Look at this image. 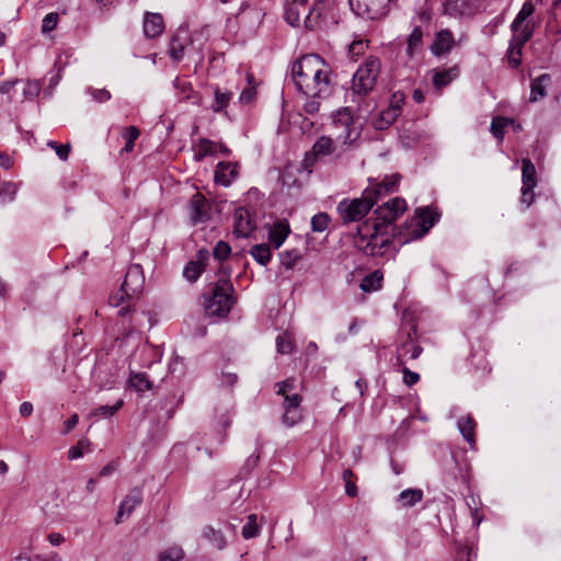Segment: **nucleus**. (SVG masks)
Returning a JSON list of instances; mask_svg holds the SVG:
<instances>
[{
	"instance_id": "nucleus-1",
	"label": "nucleus",
	"mask_w": 561,
	"mask_h": 561,
	"mask_svg": "<svg viewBox=\"0 0 561 561\" xmlns=\"http://www.w3.org/2000/svg\"><path fill=\"white\" fill-rule=\"evenodd\" d=\"M407 210V202L402 197H393L378 206L374 215L357 226L354 237L355 247L365 255L383 257L394 240L399 242L409 230L408 222L403 226H392Z\"/></svg>"
},
{
	"instance_id": "nucleus-2",
	"label": "nucleus",
	"mask_w": 561,
	"mask_h": 561,
	"mask_svg": "<svg viewBox=\"0 0 561 561\" xmlns=\"http://www.w3.org/2000/svg\"><path fill=\"white\" fill-rule=\"evenodd\" d=\"M291 79L306 96L329 98L335 84L330 66L317 54L304 55L293 62Z\"/></svg>"
},
{
	"instance_id": "nucleus-3",
	"label": "nucleus",
	"mask_w": 561,
	"mask_h": 561,
	"mask_svg": "<svg viewBox=\"0 0 561 561\" xmlns=\"http://www.w3.org/2000/svg\"><path fill=\"white\" fill-rule=\"evenodd\" d=\"M325 0H291L285 10V20L291 26H299L304 19L305 27L313 30L324 11Z\"/></svg>"
},
{
	"instance_id": "nucleus-4",
	"label": "nucleus",
	"mask_w": 561,
	"mask_h": 561,
	"mask_svg": "<svg viewBox=\"0 0 561 561\" xmlns=\"http://www.w3.org/2000/svg\"><path fill=\"white\" fill-rule=\"evenodd\" d=\"M233 293L231 282L228 278H219L211 294L205 298L204 307L207 314L227 317L236 302Z\"/></svg>"
},
{
	"instance_id": "nucleus-5",
	"label": "nucleus",
	"mask_w": 561,
	"mask_h": 561,
	"mask_svg": "<svg viewBox=\"0 0 561 561\" xmlns=\"http://www.w3.org/2000/svg\"><path fill=\"white\" fill-rule=\"evenodd\" d=\"M381 69L378 57L369 56L356 70L352 79V92L356 95H368L375 88Z\"/></svg>"
},
{
	"instance_id": "nucleus-6",
	"label": "nucleus",
	"mask_w": 561,
	"mask_h": 561,
	"mask_svg": "<svg viewBox=\"0 0 561 561\" xmlns=\"http://www.w3.org/2000/svg\"><path fill=\"white\" fill-rule=\"evenodd\" d=\"M145 283L142 267L139 264H131L125 274L119 291L110 298V302L118 306L126 299H131L141 291Z\"/></svg>"
},
{
	"instance_id": "nucleus-7",
	"label": "nucleus",
	"mask_w": 561,
	"mask_h": 561,
	"mask_svg": "<svg viewBox=\"0 0 561 561\" xmlns=\"http://www.w3.org/2000/svg\"><path fill=\"white\" fill-rule=\"evenodd\" d=\"M373 208V202L366 199L362 194L360 197L355 198H343L336 207L340 218L343 225L351 222H358L364 219L370 209Z\"/></svg>"
},
{
	"instance_id": "nucleus-8",
	"label": "nucleus",
	"mask_w": 561,
	"mask_h": 561,
	"mask_svg": "<svg viewBox=\"0 0 561 561\" xmlns=\"http://www.w3.org/2000/svg\"><path fill=\"white\" fill-rule=\"evenodd\" d=\"M415 213L419 218L417 227L412 229L413 222L409 224L410 228L404 230L405 236L400 241V245L423 238L439 219V215L430 207L417 208Z\"/></svg>"
},
{
	"instance_id": "nucleus-9",
	"label": "nucleus",
	"mask_w": 561,
	"mask_h": 561,
	"mask_svg": "<svg viewBox=\"0 0 561 561\" xmlns=\"http://www.w3.org/2000/svg\"><path fill=\"white\" fill-rule=\"evenodd\" d=\"M398 0H350L352 11L360 18L377 20L386 16L390 4Z\"/></svg>"
},
{
	"instance_id": "nucleus-10",
	"label": "nucleus",
	"mask_w": 561,
	"mask_h": 561,
	"mask_svg": "<svg viewBox=\"0 0 561 561\" xmlns=\"http://www.w3.org/2000/svg\"><path fill=\"white\" fill-rule=\"evenodd\" d=\"M334 149L335 146L332 138L327 136L319 137L313 144L311 150L305 154L302 161L304 169L308 172H311L318 159L333 153Z\"/></svg>"
},
{
	"instance_id": "nucleus-11",
	"label": "nucleus",
	"mask_w": 561,
	"mask_h": 561,
	"mask_svg": "<svg viewBox=\"0 0 561 561\" xmlns=\"http://www.w3.org/2000/svg\"><path fill=\"white\" fill-rule=\"evenodd\" d=\"M301 401L302 397L298 393L284 397L282 422L285 426L293 427L302 420Z\"/></svg>"
},
{
	"instance_id": "nucleus-12",
	"label": "nucleus",
	"mask_w": 561,
	"mask_h": 561,
	"mask_svg": "<svg viewBox=\"0 0 561 561\" xmlns=\"http://www.w3.org/2000/svg\"><path fill=\"white\" fill-rule=\"evenodd\" d=\"M191 224L196 226L210 220V206L208 201L201 193H195L188 202Z\"/></svg>"
},
{
	"instance_id": "nucleus-13",
	"label": "nucleus",
	"mask_w": 561,
	"mask_h": 561,
	"mask_svg": "<svg viewBox=\"0 0 561 561\" xmlns=\"http://www.w3.org/2000/svg\"><path fill=\"white\" fill-rule=\"evenodd\" d=\"M333 123L336 126L344 128L345 135L340 136V138H343L344 144L354 142L360 135V133L354 127V116L350 107L339 110L333 116Z\"/></svg>"
},
{
	"instance_id": "nucleus-14",
	"label": "nucleus",
	"mask_w": 561,
	"mask_h": 561,
	"mask_svg": "<svg viewBox=\"0 0 561 561\" xmlns=\"http://www.w3.org/2000/svg\"><path fill=\"white\" fill-rule=\"evenodd\" d=\"M457 46L453 32L448 28L435 33L434 41L430 46L433 56L440 58L448 55Z\"/></svg>"
},
{
	"instance_id": "nucleus-15",
	"label": "nucleus",
	"mask_w": 561,
	"mask_h": 561,
	"mask_svg": "<svg viewBox=\"0 0 561 561\" xmlns=\"http://www.w3.org/2000/svg\"><path fill=\"white\" fill-rule=\"evenodd\" d=\"M233 220V233L238 238H248L256 228L255 222L251 218L249 210L244 207H239L236 209Z\"/></svg>"
},
{
	"instance_id": "nucleus-16",
	"label": "nucleus",
	"mask_w": 561,
	"mask_h": 561,
	"mask_svg": "<svg viewBox=\"0 0 561 561\" xmlns=\"http://www.w3.org/2000/svg\"><path fill=\"white\" fill-rule=\"evenodd\" d=\"M209 259V252L202 249L197 252L196 259L186 263L183 270V276L190 283L196 282L205 271L206 262Z\"/></svg>"
},
{
	"instance_id": "nucleus-17",
	"label": "nucleus",
	"mask_w": 561,
	"mask_h": 561,
	"mask_svg": "<svg viewBox=\"0 0 561 561\" xmlns=\"http://www.w3.org/2000/svg\"><path fill=\"white\" fill-rule=\"evenodd\" d=\"M142 503V491L140 488L131 489L125 499L122 501L118 512L115 517V524L118 525L123 522L124 516H129L134 510Z\"/></svg>"
},
{
	"instance_id": "nucleus-18",
	"label": "nucleus",
	"mask_w": 561,
	"mask_h": 561,
	"mask_svg": "<svg viewBox=\"0 0 561 561\" xmlns=\"http://www.w3.org/2000/svg\"><path fill=\"white\" fill-rule=\"evenodd\" d=\"M239 163L238 162H219L215 170V182L225 187L231 185V183L239 176Z\"/></svg>"
},
{
	"instance_id": "nucleus-19",
	"label": "nucleus",
	"mask_w": 561,
	"mask_h": 561,
	"mask_svg": "<svg viewBox=\"0 0 561 561\" xmlns=\"http://www.w3.org/2000/svg\"><path fill=\"white\" fill-rule=\"evenodd\" d=\"M190 42L188 31L180 27L170 39L169 56L172 60L179 62L184 56V50Z\"/></svg>"
},
{
	"instance_id": "nucleus-20",
	"label": "nucleus",
	"mask_w": 561,
	"mask_h": 561,
	"mask_svg": "<svg viewBox=\"0 0 561 561\" xmlns=\"http://www.w3.org/2000/svg\"><path fill=\"white\" fill-rule=\"evenodd\" d=\"M423 348L416 344L411 333H408L407 340L397 348V360L399 366L404 365V358L416 359L422 354Z\"/></svg>"
},
{
	"instance_id": "nucleus-21",
	"label": "nucleus",
	"mask_w": 561,
	"mask_h": 561,
	"mask_svg": "<svg viewBox=\"0 0 561 561\" xmlns=\"http://www.w3.org/2000/svg\"><path fill=\"white\" fill-rule=\"evenodd\" d=\"M164 28L163 18L159 13H146L144 19V33L148 38L159 36Z\"/></svg>"
},
{
	"instance_id": "nucleus-22",
	"label": "nucleus",
	"mask_w": 561,
	"mask_h": 561,
	"mask_svg": "<svg viewBox=\"0 0 561 561\" xmlns=\"http://www.w3.org/2000/svg\"><path fill=\"white\" fill-rule=\"evenodd\" d=\"M459 73L460 69L458 65L443 70H434L432 78L433 84L436 89L440 90L458 78Z\"/></svg>"
},
{
	"instance_id": "nucleus-23",
	"label": "nucleus",
	"mask_w": 561,
	"mask_h": 561,
	"mask_svg": "<svg viewBox=\"0 0 561 561\" xmlns=\"http://www.w3.org/2000/svg\"><path fill=\"white\" fill-rule=\"evenodd\" d=\"M551 76L549 73H542L530 82V102H537L538 100L546 96V89L551 84Z\"/></svg>"
},
{
	"instance_id": "nucleus-24",
	"label": "nucleus",
	"mask_w": 561,
	"mask_h": 561,
	"mask_svg": "<svg viewBox=\"0 0 561 561\" xmlns=\"http://www.w3.org/2000/svg\"><path fill=\"white\" fill-rule=\"evenodd\" d=\"M476 421L471 415L461 416L457 421V427L463 439L468 442L471 448L476 444Z\"/></svg>"
},
{
	"instance_id": "nucleus-25",
	"label": "nucleus",
	"mask_w": 561,
	"mask_h": 561,
	"mask_svg": "<svg viewBox=\"0 0 561 561\" xmlns=\"http://www.w3.org/2000/svg\"><path fill=\"white\" fill-rule=\"evenodd\" d=\"M289 232L290 229L287 222L277 221L270 228L268 240L275 249H278L284 243Z\"/></svg>"
},
{
	"instance_id": "nucleus-26",
	"label": "nucleus",
	"mask_w": 561,
	"mask_h": 561,
	"mask_svg": "<svg viewBox=\"0 0 561 561\" xmlns=\"http://www.w3.org/2000/svg\"><path fill=\"white\" fill-rule=\"evenodd\" d=\"M535 32V23L533 20L525 22L520 28L516 32H513L512 38L510 42L516 44L517 46H523L533 37Z\"/></svg>"
},
{
	"instance_id": "nucleus-27",
	"label": "nucleus",
	"mask_w": 561,
	"mask_h": 561,
	"mask_svg": "<svg viewBox=\"0 0 561 561\" xmlns=\"http://www.w3.org/2000/svg\"><path fill=\"white\" fill-rule=\"evenodd\" d=\"M535 32V23L533 20L525 22L520 28L516 32H513L512 38L510 42L516 44L517 46H523L533 37Z\"/></svg>"
},
{
	"instance_id": "nucleus-28",
	"label": "nucleus",
	"mask_w": 561,
	"mask_h": 561,
	"mask_svg": "<svg viewBox=\"0 0 561 561\" xmlns=\"http://www.w3.org/2000/svg\"><path fill=\"white\" fill-rule=\"evenodd\" d=\"M535 32V23L533 20L525 22L520 28L516 32H513L512 38L510 42L516 44L517 46H523L533 37Z\"/></svg>"
},
{
	"instance_id": "nucleus-29",
	"label": "nucleus",
	"mask_w": 561,
	"mask_h": 561,
	"mask_svg": "<svg viewBox=\"0 0 561 561\" xmlns=\"http://www.w3.org/2000/svg\"><path fill=\"white\" fill-rule=\"evenodd\" d=\"M535 12V5L531 0H526L517 15L515 16L514 21L511 24L512 32H516L520 28V26L529 21L528 19L534 14Z\"/></svg>"
},
{
	"instance_id": "nucleus-30",
	"label": "nucleus",
	"mask_w": 561,
	"mask_h": 561,
	"mask_svg": "<svg viewBox=\"0 0 561 561\" xmlns=\"http://www.w3.org/2000/svg\"><path fill=\"white\" fill-rule=\"evenodd\" d=\"M128 382L129 386L138 392H144L152 388V382L146 373L131 371Z\"/></svg>"
},
{
	"instance_id": "nucleus-31",
	"label": "nucleus",
	"mask_w": 561,
	"mask_h": 561,
	"mask_svg": "<svg viewBox=\"0 0 561 561\" xmlns=\"http://www.w3.org/2000/svg\"><path fill=\"white\" fill-rule=\"evenodd\" d=\"M382 279V273L380 271H375L362 279L359 287L365 293L375 291L381 288Z\"/></svg>"
},
{
	"instance_id": "nucleus-32",
	"label": "nucleus",
	"mask_w": 561,
	"mask_h": 561,
	"mask_svg": "<svg viewBox=\"0 0 561 561\" xmlns=\"http://www.w3.org/2000/svg\"><path fill=\"white\" fill-rule=\"evenodd\" d=\"M423 499L421 489H407L398 495V501L403 507H412Z\"/></svg>"
},
{
	"instance_id": "nucleus-33",
	"label": "nucleus",
	"mask_w": 561,
	"mask_h": 561,
	"mask_svg": "<svg viewBox=\"0 0 561 561\" xmlns=\"http://www.w3.org/2000/svg\"><path fill=\"white\" fill-rule=\"evenodd\" d=\"M522 181H523V186H527V187H535L537 184L536 168L530 159H523Z\"/></svg>"
},
{
	"instance_id": "nucleus-34",
	"label": "nucleus",
	"mask_w": 561,
	"mask_h": 561,
	"mask_svg": "<svg viewBox=\"0 0 561 561\" xmlns=\"http://www.w3.org/2000/svg\"><path fill=\"white\" fill-rule=\"evenodd\" d=\"M250 254L261 265L265 266L271 261L272 251L266 243L255 244L251 248Z\"/></svg>"
},
{
	"instance_id": "nucleus-35",
	"label": "nucleus",
	"mask_w": 561,
	"mask_h": 561,
	"mask_svg": "<svg viewBox=\"0 0 561 561\" xmlns=\"http://www.w3.org/2000/svg\"><path fill=\"white\" fill-rule=\"evenodd\" d=\"M261 533V525L257 523V515L256 514H250L247 518V523L242 527V537L245 540L255 538Z\"/></svg>"
},
{
	"instance_id": "nucleus-36",
	"label": "nucleus",
	"mask_w": 561,
	"mask_h": 561,
	"mask_svg": "<svg viewBox=\"0 0 561 561\" xmlns=\"http://www.w3.org/2000/svg\"><path fill=\"white\" fill-rule=\"evenodd\" d=\"M280 264L286 270H291L295 267L297 262L302 259V254L297 249L285 250L279 253Z\"/></svg>"
},
{
	"instance_id": "nucleus-37",
	"label": "nucleus",
	"mask_w": 561,
	"mask_h": 561,
	"mask_svg": "<svg viewBox=\"0 0 561 561\" xmlns=\"http://www.w3.org/2000/svg\"><path fill=\"white\" fill-rule=\"evenodd\" d=\"M523 48L510 42L505 58L511 68L517 69L522 65Z\"/></svg>"
},
{
	"instance_id": "nucleus-38",
	"label": "nucleus",
	"mask_w": 561,
	"mask_h": 561,
	"mask_svg": "<svg viewBox=\"0 0 561 561\" xmlns=\"http://www.w3.org/2000/svg\"><path fill=\"white\" fill-rule=\"evenodd\" d=\"M203 535L215 548L221 550L226 547V539L220 530H216L211 526H206L203 530Z\"/></svg>"
},
{
	"instance_id": "nucleus-39",
	"label": "nucleus",
	"mask_w": 561,
	"mask_h": 561,
	"mask_svg": "<svg viewBox=\"0 0 561 561\" xmlns=\"http://www.w3.org/2000/svg\"><path fill=\"white\" fill-rule=\"evenodd\" d=\"M215 102L211 105V110L215 113H220L224 108H226L229 102L232 99L233 93L230 91H221L219 88H216L215 92Z\"/></svg>"
},
{
	"instance_id": "nucleus-40",
	"label": "nucleus",
	"mask_w": 561,
	"mask_h": 561,
	"mask_svg": "<svg viewBox=\"0 0 561 561\" xmlns=\"http://www.w3.org/2000/svg\"><path fill=\"white\" fill-rule=\"evenodd\" d=\"M124 405L123 399H118L113 405H99L91 411V416L110 417Z\"/></svg>"
},
{
	"instance_id": "nucleus-41",
	"label": "nucleus",
	"mask_w": 561,
	"mask_h": 561,
	"mask_svg": "<svg viewBox=\"0 0 561 561\" xmlns=\"http://www.w3.org/2000/svg\"><path fill=\"white\" fill-rule=\"evenodd\" d=\"M423 39V31L421 26H415L408 37L407 42V54L413 57L415 50L421 46Z\"/></svg>"
},
{
	"instance_id": "nucleus-42",
	"label": "nucleus",
	"mask_w": 561,
	"mask_h": 561,
	"mask_svg": "<svg viewBox=\"0 0 561 561\" xmlns=\"http://www.w3.org/2000/svg\"><path fill=\"white\" fill-rule=\"evenodd\" d=\"M362 194L366 197V199H370L373 202L374 207L380 198L389 195L390 193H383V190L380 186V184L376 182L370 183V185L366 187Z\"/></svg>"
},
{
	"instance_id": "nucleus-43",
	"label": "nucleus",
	"mask_w": 561,
	"mask_h": 561,
	"mask_svg": "<svg viewBox=\"0 0 561 561\" xmlns=\"http://www.w3.org/2000/svg\"><path fill=\"white\" fill-rule=\"evenodd\" d=\"M91 443L88 438H81L76 446L68 450V459L75 460L81 458L85 451H91Z\"/></svg>"
},
{
	"instance_id": "nucleus-44",
	"label": "nucleus",
	"mask_w": 561,
	"mask_h": 561,
	"mask_svg": "<svg viewBox=\"0 0 561 561\" xmlns=\"http://www.w3.org/2000/svg\"><path fill=\"white\" fill-rule=\"evenodd\" d=\"M139 135H140V131L135 126H129V127L124 128L122 136L125 138L126 144L122 150L125 152L133 151L135 141L139 137Z\"/></svg>"
},
{
	"instance_id": "nucleus-45",
	"label": "nucleus",
	"mask_w": 561,
	"mask_h": 561,
	"mask_svg": "<svg viewBox=\"0 0 561 561\" xmlns=\"http://www.w3.org/2000/svg\"><path fill=\"white\" fill-rule=\"evenodd\" d=\"M331 219L327 213H318L311 218V228L314 232H323L329 227Z\"/></svg>"
},
{
	"instance_id": "nucleus-46",
	"label": "nucleus",
	"mask_w": 561,
	"mask_h": 561,
	"mask_svg": "<svg viewBox=\"0 0 561 561\" xmlns=\"http://www.w3.org/2000/svg\"><path fill=\"white\" fill-rule=\"evenodd\" d=\"M513 123L512 119L505 117H496L491 123V133L497 139H502L505 134V128L508 124Z\"/></svg>"
},
{
	"instance_id": "nucleus-47",
	"label": "nucleus",
	"mask_w": 561,
	"mask_h": 561,
	"mask_svg": "<svg viewBox=\"0 0 561 561\" xmlns=\"http://www.w3.org/2000/svg\"><path fill=\"white\" fill-rule=\"evenodd\" d=\"M465 2L461 0H445L444 13L450 16L461 15L463 13Z\"/></svg>"
},
{
	"instance_id": "nucleus-48",
	"label": "nucleus",
	"mask_w": 561,
	"mask_h": 561,
	"mask_svg": "<svg viewBox=\"0 0 561 561\" xmlns=\"http://www.w3.org/2000/svg\"><path fill=\"white\" fill-rule=\"evenodd\" d=\"M401 175L400 174H391L385 176L381 182H377L383 190V193H393L398 190L400 183Z\"/></svg>"
},
{
	"instance_id": "nucleus-49",
	"label": "nucleus",
	"mask_w": 561,
	"mask_h": 561,
	"mask_svg": "<svg viewBox=\"0 0 561 561\" xmlns=\"http://www.w3.org/2000/svg\"><path fill=\"white\" fill-rule=\"evenodd\" d=\"M184 557V552L180 547H171L160 552L158 561H180Z\"/></svg>"
},
{
	"instance_id": "nucleus-50",
	"label": "nucleus",
	"mask_w": 561,
	"mask_h": 561,
	"mask_svg": "<svg viewBox=\"0 0 561 561\" xmlns=\"http://www.w3.org/2000/svg\"><path fill=\"white\" fill-rule=\"evenodd\" d=\"M59 21V14L57 12H50L46 14L42 22V33L47 34L57 27Z\"/></svg>"
},
{
	"instance_id": "nucleus-51",
	"label": "nucleus",
	"mask_w": 561,
	"mask_h": 561,
	"mask_svg": "<svg viewBox=\"0 0 561 561\" xmlns=\"http://www.w3.org/2000/svg\"><path fill=\"white\" fill-rule=\"evenodd\" d=\"M47 145L55 150L60 160L66 161L68 159L71 150V146L69 144L60 145L57 141L49 140Z\"/></svg>"
},
{
	"instance_id": "nucleus-52",
	"label": "nucleus",
	"mask_w": 561,
	"mask_h": 561,
	"mask_svg": "<svg viewBox=\"0 0 561 561\" xmlns=\"http://www.w3.org/2000/svg\"><path fill=\"white\" fill-rule=\"evenodd\" d=\"M276 394L278 396H289L288 392L294 390L296 388V380L295 378H287L283 381L276 382Z\"/></svg>"
},
{
	"instance_id": "nucleus-53",
	"label": "nucleus",
	"mask_w": 561,
	"mask_h": 561,
	"mask_svg": "<svg viewBox=\"0 0 561 561\" xmlns=\"http://www.w3.org/2000/svg\"><path fill=\"white\" fill-rule=\"evenodd\" d=\"M230 252H231L230 245L225 241H219L215 245L213 254H214V257L217 259L218 261H224L225 259H227L229 256Z\"/></svg>"
},
{
	"instance_id": "nucleus-54",
	"label": "nucleus",
	"mask_w": 561,
	"mask_h": 561,
	"mask_svg": "<svg viewBox=\"0 0 561 561\" xmlns=\"http://www.w3.org/2000/svg\"><path fill=\"white\" fill-rule=\"evenodd\" d=\"M41 92V84L38 81H27L24 89L23 95L26 100L35 99Z\"/></svg>"
},
{
	"instance_id": "nucleus-55",
	"label": "nucleus",
	"mask_w": 561,
	"mask_h": 561,
	"mask_svg": "<svg viewBox=\"0 0 561 561\" xmlns=\"http://www.w3.org/2000/svg\"><path fill=\"white\" fill-rule=\"evenodd\" d=\"M400 139L404 147L410 148L413 147L419 141L420 135H416L415 131L403 129L400 135Z\"/></svg>"
},
{
	"instance_id": "nucleus-56",
	"label": "nucleus",
	"mask_w": 561,
	"mask_h": 561,
	"mask_svg": "<svg viewBox=\"0 0 561 561\" xmlns=\"http://www.w3.org/2000/svg\"><path fill=\"white\" fill-rule=\"evenodd\" d=\"M276 347L280 354H290L293 352V343L286 335H278L276 337Z\"/></svg>"
},
{
	"instance_id": "nucleus-57",
	"label": "nucleus",
	"mask_w": 561,
	"mask_h": 561,
	"mask_svg": "<svg viewBox=\"0 0 561 561\" xmlns=\"http://www.w3.org/2000/svg\"><path fill=\"white\" fill-rule=\"evenodd\" d=\"M308 100L304 104V111L309 115H314L320 110V100L323 98L318 96H307Z\"/></svg>"
},
{
	"instance_id": "nucleus-58",
	"label": "nucleus",
	"mask_w": 561,
	"mask_h": 561,
	"mask_svg": "<svg viewBox=\"0 0 561 561\" xmlns=\"http://www.w3.org/2000/svg\"><path fill=\"white\" fill-rule=\"evenodd\" d=\"M18 83V79L0 82V93L8 96V102H12V92Z\"/></svg>"
},
{
	"instance_id": "nucleus-59",
	"label": "nucleus",
	"mask_w": 561,
	"mask_h": 561,
	"mask_svg": "<svg viewBox=\"0 0 561 561\" xmlns=\"http://www.w3.org/2000/svg\"><path fill=\"white\" fill-rule=\"evenodd\" d=\"M404 100H405V96H404V93L401 92V91H396L394 93H392L391 98H390V103H389V107L391 108H396L398 112H402V105L404 104Z\"/></svg>"
},
{
	"instance_id": "nucleus-60",
	"label": "nucleus",
	"mask_w": 561,
	"mask_h": 561,
	"mask_svg": "<svg viewBox=\"0 0 561 561\" xmlns=\"http://www.w3.org/2000/svg\"><path fill=\"white\" fill-rule=\"evenodd\" d=\"M89 92L91 93L94 101L104 103L111 99V93L106 89H92L89 88Z\"/></svg>"
},
{
	"instance_id": "nucleus-61",
	"label": "nucleus",
	"mask_w": 561,
	"mask_h": 561,
	"mask_svg": "<svg viewBox=\"0 0 561 561\" xmlns=\"http://www.w3.org/2000/svg\"><path fill=\"white\" fill-rule=\"evenodd\" d=\"M403 373V382L408 387H412L420 380V375L417 373L411 371L409 368L402 366Z\"/></svg>"
},
{
	"instance_id": "nucleus-62",
	"label": "nucleus",
	"mask_w": 561,
	"mask_h": 561,
	"mask_svg": "<svg viewBox=\"0 0 561 561\" xmlns=\"http://www.w3.org/2000/svg\"><path fill=\"white\" fill-rule=\"evenodd\" d=\"M533 190L534 187L522 186L520 203L525 205V208H528L534 202L535 194Z\"/></svg>"
},
{
	"instance_id": "nucleus-63",
	"label": "nucleus",
	"mask_w": 561,
	"mask_h": 561,
	"mask_svg": "<svg viewBox=\"0 0 561 561\" xmlns=\"http://www.w3.org/2000/svg\"><path fill=\"white\" fill-rule=\"evenodd\" d=\"M256 95V90L254 87L250 85L242 90L239 96V101L243 104L251 103Z\"/></svg>"
},
{
	"instance_id": "nucleus-64",
	"label": "nucleus",
	"mask_w": 561,
	"mask_h": 561,
	"mask_svg": "<svg viewBox=\"0 0 561 561\" xmlns=\"http://www.w3.org/2000/svg\"><path fill=\"white\" fill-rule=\"evenodd\" d=\"M199 142H201V147H203L204 154L213 156L217 151V142H215L208 138H201Z\"/></svg>"
}]
</instances>
